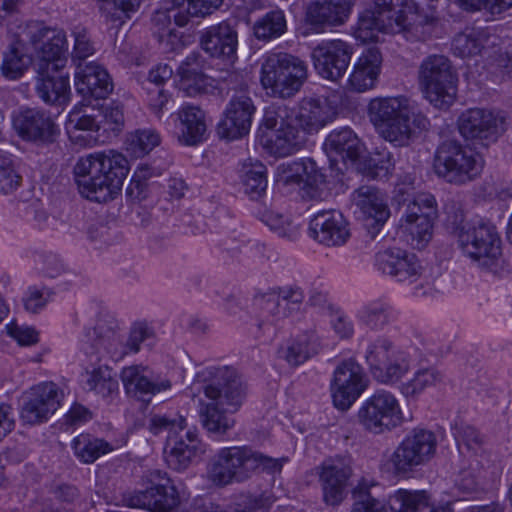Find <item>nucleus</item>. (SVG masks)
<instances>
[{"label": "nucleus", "instance_id": "27", "mask_svg": "<svg viewBox=\"0 0 512 512\" xmlns=\"http://www.w3.org/2000/svg\"><path fill=\"white\" fill-rule=\"evenodd\" d=\"M204 452L196 430H187L184 435L168 436L165 461L175 471L186 470L193 460Z\"/></svg>", "mask_w": 512, "mask_h": 512}, {"label": "nucleus", "instance_id": "32", "mask_svg": "<svg viewBox=\"0 0 512 512\" xmlns=\"http://www.w3.org/2000/svg\"><path fill=\"white\" fill-rule=\"evenodd\" d=\"M351 12V2H310L306 8L305 22L319 33L326 26L343 24Z\"/></svg>", "mask_w": 512, "mask_h": 512}, {"label": "nucleus", "instance_id": "25", "mask_svg": "<svg viewBox=\"0 0 512 512\" xmlns=\"http://www.w3.org/2000/svg\"><path fill=\"white\" fill-rule=\"evenodd\" d=\"M375 266L378 271L399 282L415 281L421 273L417 256L400 248H390L376 253Z\"/></svg>", "mask_w": 512, "mask_h": 512}, {"label": "nucleus", "instance_id": "16", "mask_svg": "<svg viewBox=\"0 0 512 512\" xmlns=\"http://www.w3.org/2000/svg\"><path fill=\"white\" fill-rule=\"evenodd\" d=\"M151 486L135 493L130 499L133 507L151 512H175L180 503L179 494L166 472L155 470L150 474Z\"/></svg>", "mask_w": 512, "mask_h": 512}, {"label": "nucleus", "instance_id": "47", "mask_svg": "<svg viewBox=\"0 0 512 512\" xmlns=\"http://www.w3.org/2000/svg\"><path fill=\"white\" fill-rule=\"evenodd\" d=\"M435 219L436 218H430L429 213L418 219H401L402 227L409 236L407 242L414 249L422 250L430 242Z\"/></svg>", "mask_w": 512, "mask_h": 512}, {"label": "nucleus", "instance_id": "29", "mask_svg": "<svg viewBox=\"0 0 512 512\" xmlns=\"http://www.w3.org/2000/svg\"><path fill=\"white\" fill-rule=\"evenodd\" d=\"M323 148L332 165L339 161L355 162L362 153V143L349 127L332 130L326 137Z\"/></svg>", "mask_w": 512, "mask_h": 512}, {"label": "nucleus", "instance_id": "49", "mask_svg": "<svg viewBox=\"0 0 512 512\" xmlns=\"http://www.w3.org/2000/svg\"><path fill=\"white\" fill-rule=\"evenodd\" d=\"M171 12L178 26H185L194 19L205 18L219 8L213 2H172Z\"/></svg>", "mask_w": 512, "mask_h": 512}, {"label": "nucleus", "instance_id": "64", "mask_svg": "<svg viewBox=\"0 0 512 512\" xmlns=\"http://www.w3.org/2000/svg\"><path fill=\"white\" fill-rule=\"evenodd\" d=\"M98 111L102 114L104 122L111 125V130H120L124 125V113L121 103L111 102L109 104L102 105Z\"/></svg>", "mask_w": 512, "mask_h": 512}, {"label": "nucleus", "instance_id": "56", "mask_svg": "<svg viewBox=\"0 0 512 512\" xmlns=\"http://www.w3.org/2000/svg\"><path fill=\"white\" fill-rule=\"evenodd\" d=\"M185 428V419L182 416H168L155 414L149 419L148 429L154 435L167 432L168 436H176Z\"/></svg>", "mask_w": 512, "mask_h": 512}, {"label": "nucleus", "instance_id": "12", "mask_svg": "<svg viewBox=\"0 0 512 512\" xmlns=\"http://www.w3.org/2000/svg\"><path fill=\"white\" fill-rule=\"evenodd\" d=\"M118 321L109 314H100L94 327L84 331L82 351L91 363H100L106 355L114 360L124 357Z\"/></svg>", "mask_w": 512, "mask_h": 512}, {"label": "nucleus", "instance_id": "10", "mask_svg": "<svg viewBox=\"0 0 512 512\" xmlns=\"http://www.w3.org/2000/svg\"><path fill=\"white\" fill-rule=\"evenodd\" d=\"M437 449L436 435L427 429L414 428L405 435L389 458L394 474L407 477L429 463Z\"/></svg>", "mask_w": 512, "mask_h": 512}, {"label": "nucleus", "instance_id": "9", "mask_svg": "<svg viewBox=\"0 0 512 512\" xmlns=\"http://www.w3.org/2000/svg\"><path fill=\"white\" fill-rule=\"evenodd\" d=\"M19 37L33 47L37 62L35 67L42 72L49 69H63L67 63V38L63 29L31 21L20 27Z\"/></svg>", "mask_w": 512, "mask_h": 512}, {"label": "nucleus", "instance_id": "26", "mask_svg": "<svg viewBox=\"0 0 512 512\" xmlns=\"http://www.w3.org/2000/svg\"><path fill=\"white\" fill-rule=\"evenodd\" d=\"M76 91L84 101L106 99L112 93L114 85L107 70L101 65L90 62L75 74Z\"/></svg>", "mask_w": 512, "mask_h": 512}, {"label": "nucleus", "instance_id": "62", "mask_svg": "<svg viewBox=\"0 0 512 512\" xmlns=\"http://www.w3.org/2000/svg\"><path fill=\"white\" fill-rule=\"evenodd\" d=\"M296 172L301 171V183L308 187H317L325 182V175L318 167L315 160L306 158L301 160V165H296Z\"/></svg>", "mask_w": 512, "mask_h": 512}, {"label": "nucleus", "instance_id": "21", "mask_svg": "<svg viewBox=\"0 0 512 512\" xmlns=\"http://www.w3.org/2000/svg\"><path fill=\"white\" fill-rule=\"evenodd\" d=\"M309 236L326 247H340L350 237L348 222L335 209L321 210L309 222Z\"/></svg>", "mask_w": 512, "mask_h": 512}, {"label": "nucleus", "instance_id": "41", "mask_svg": "<svg viewBox=\"0 0 512 512\" xmlns=\"http://www.w3.org/2000/svg\"><path fill=\"white\" fill-rule=\"evenodd\" d=\"M85 367L87 379L86 385L90 391L103 398L111 397L118 393L119 384L112 370L107 364H92L89 359Z\"/></svg>", "mask_w": 512, "mask_h": 512}, {"label": "nucleus", "instance_id": "1", "mask_svg": "<svg viewBox=\"0 0 512 512\" xmlns=\"http://www.w3.org/2000/svg\"><path fill=\"white\" fill-rule=\"evenodd\" d=\"M194 385L208 401H200L199 418L210 433L225 434L234 424L232 414L242 406L247 388L232 366H207L199 370Z\"/></svg>", "mask_w": 512, "mask_h": 512}, {"label": "nucleus", "instance_id": "58", "mask_svg": "<svg viewBox=\"0 0 512 512\" xmlns=\"http://www.w3.org/2000/svg\"><path fill=\"white\" fill-rule=\"evenodd\" d=\"M181 89L189 96L208 93L214 89L213 79L206 76L201 70L180 77Z\"/></svg>", "mask_w": 512, "mask_h": 512}, {"label": "nucleus", "instance_id": "52", "mask_svg": "<svg viewBox=\"0 0 512 512\" xmlns=\"http://www.w3.org/2000/svg\"><path fill=\"white\" fill-rule=\"evenodd\" d=\"M439 379L440 374L435 369H419L415 372L413 378L401 384L400 391L406 398H415Z\"/></svg>", "mask_w": 512, "mask_h": 512}, {"label": "nucleus", "instance_id": "13", "mask_svg": "<svg viewBox=\"0 0 512 512\" xmlns=\"http://www.w3.org/2000/svg\"><path fill=\"white\" fill-rule=\"evenodd\" d=\"M357 418L365 430L374 434L391 431L403 420L397 398L383 389L365 400L358 410Z\"/></svg>", "mask_w": 512, "mask_h": 512}, {"label": "nucleus", "instance_id": "36", "mask_svg": "<svg viewBox=\"0 0 512 512\" xmlns=\"http://www.w3.org/2000/svg\"><path fill=\"white\" fill-rule=\"evenodd\" d=\"M254 303L259 310L258 330L262 335H275L278 324L288 315L286 307L281 304L275 291L255 297Z\"/></svg>", "mask_w": 512, "mask_h": 512}, {"label": "nucleus", "instance_id": "33", "mask_svg": "<svg viewBox=\"0 0 512 512\" xmlns=\"http://www.w3.org/2000/svg\"><path fill=\"white\" fill-rule=\"evenodd\" d=\"M382 64V55L378 48L366 49L354 64L349 76L350 88L357 92H364L373 88L378 80Z\"/></svg>", "mask_w": 512, "mask_h": 512}, {"label": "nucleus", "instance_id": "35", "mask_svg": "<svg viewBox=\"0 0 512 512\" xmlns=\"http://www.w3.org/2000/svg\"><path fill=\"white\" fill-rule=\"evenodd\" d=\"M179 136L181 143L194 146L205 139L207 124L205 112L198 106L186 104L183 105L178 113Z\"/></svg>", "mask_w": 512, "mask_h": 512}, {"label": "nucleus", "instance_id": "60", "mask_svg": "<svg viewBox=\"0 0 512 512\" xmlns=\"http://www.w3.org/2000/svg\"><path fill=\"white\" fill-rule=\"evenodd\" d=\"M454 439L459 452L462 455L475 454L480 448L481 437L476 429L471 426H466L461 429H456L454 432Z\"/></svg>", "mask_w": 512, "mask_h": 512}, {"label": "nucleus", "instance_id": "40", "mask_svg": "<svg viewBox=\"0 0 512 512\" xmlns=\"http://www.w3.org/2000/svg\"><path fill=\"white\" fill-rule=\"evenodd\" d=\"M90 111H94V108L90 107V103H83L81 106L76 105L69 113L68 117V130L71 138L75 141L85 139V136L78 132L87 133L89 139L86 140L87 144L95 142L96 138L92 137V133L97 132L100 128V123L97 116Z\"/></svg>", "mask_w": 512, "mask_h": 512}, {"label": "nucleus", "instance_id": "38", "mask_svg": "<svg viewBox=\"0 0 512 512\" xmlns=\"http://www.w3.org/2000/svg\"><path fill=\"white\" fill-rule=\"evenodd\" d=\"M356 318L372 331H382L395 321V313L389 302L383 299L368 301L357 311Z\"/></svg>", "mask_w": 512, "mask_h": 512}, {"label": "nucleus", "instance_id": "34", "mask_svg": "<svg viewBox=\"0 0 512 512\" xmlns=\"http://www.w3.org/2000/svg\"><path fill=\"white\" fill-rule=\"evenodd\" d=\"M37 77L35 90L37 96L46 104L63 105L70 99V84L68 75L56 73L62 69H49L47 72H40L35 67Z\"/></svg>", "mask_w": 512, "mask_h": 512}, {"label": "nucleus", "instance_id": "3", "mask_svg": "<svg viewBox=\"0 0 512 512\" xmlns=\"http://www.w3.org/2000/svg\"><path fill=\"white\" fill-rule=\"evenodd\" d=\"M420 9L416 2H370L358 17L355 38L362 43L378 42L380 33L396 34L413 26L432 24L434 13Z\"/></svg>", "mask_w": 512, "mask_h": 512}, {"label": "nucleus", "instance_id": "19", "mask_svg": "<svg viewBox=\"0 0 512 512\" xmlns=\"http://www.w3.org/2000/svg\"><path fill=\"white\" fill-rule=\"evenodd\" d=\"M352 48L342 40L324 41L311 53L316 72L324 79L337 81L345 74L350 63Z\"/></svg>", "mask_w": 512, "mask_h": 512}, {"label": "nucleus", "instance_id": "44", "mask_svg": "<svg viewBox=\"0 0 512 512\" xmlns=\"http://www.w3.org/2000/svg\"><path fill=\"white\" fill-rule=\"evenodd\" d=\"M376 486L366 479H361L352 491L353 505L351 512H391L384 499L373 495L371 489Z\"/></svg>", "mask_w": 512, "mask_h": 512}, {"label": "nucleus", "instance_id": "2", "mask_svg": "<svg viewBox=\"0 0 512 512\" xmlns=\"http://www.w3.org/2000/svg\"><path fill=\"white\" fill-rule=\"evenodd\" d=\"M81 195L95 202H107L119 193L129 173L126 157L114 150L80 158L73 169Z\"/></svg>", "mask_w": 512, "mask_h": 512}, {"label": "nucleus", "instance_id": "39", "mask_svg": "<svg viewBox=\"0 0 512 512\" xmlns=\"http://www.w3.org/2000/svg\"><path fill=\"white\" fill-rule=\"evenodd\" d=\"M243 191L254 201H265L267 190V168L259 161L245 162L240 170Z\"/></svg>", "mask_w": 512, "mask_h": 512}, {"label": "nucleus", "instance_id": "43", "mask_svg": "<svg viewBox=\"0 0 512 512\" xmlns=\"http://www.w3.org/2000/svg\"><path fill=\"white\" fill-rule=\"evenodd\" d=\"M256 215L262 223L279 237L294 241L299 236L298 224L294 223L289 217L268 207L266 201L261 202Z\"/></svg>", "mask_w": 512, "mask_h": 512}, {"label": "nucleus", "instance_id": "61", "mask_svg": "<svg viewBox=\"0 0 512 512\" xmlns=\"http://www.w3.org/2000/svg\"><path fill=\"white\" fill-rule=\"evenodd\" d=\"M329 323L341 339H349L354 334V324L349 316L339 308L328 306Z\"/></svg>", "mask_w": 512, "mask_h": 512}, {"label": "nucleus", "instance_id": "48", "mask_svg": "<svg viewBox=\"0 0 512 512\" xmlns=\"http://www.w3.org/2000/svg\"><path fill=\"white\" fill-rule=\"evenodd\" d=\"M428 503L429 495L425 490L399 489L389 499L391 512H418Z\"/></svg>", "mask_w": 512, "mask_h": 512}, {"label": "nucleus", "instance_id": "54", "mask_svg": "<svg viewBox=\"0 0 512 512\" xmlns=\"http://www.w3.org/2000/svg\"><path fill=\"white\" fill-rule=\"evenodd\" d=\"M160 135L153 129H140L130 134L127 150L135 157H143L160 144Z\"/></svg>", "mask_w": 512, "mask_h": 512}, {"label": "nucleus", "instance_id": "17", "mask_svg": "<svg viewBox=\"0 0 512 512\" xmlns=\"http://www.w3.org/2000/svg\"><path fill=\"white\" fill-rule=\"evenodd\" d=\"M365 374L353 360L341 362L331 381V393L336 408L347 410L366 389Z\"/></svg>", "mask_w": 512, "mask_h": 512}, {"label": "nucleus", "instance_id": "46", "mask_svg": "<svg viewBox=\"0 0 512 512\" xmlns=\"http://www.w3.org/2000/svg\"><path fill=\"white\" fill-rule=\"evenodd\" d=\"M75 456L83 463L90 464L101 455L112 450V446L103 439L95 438L89 434H80L72 441Z\"/></svg>", "mask_w": 512, "mask_h": 512}, {"label": "nucleus", "instance_id": "11", "mask_svg": "<svg viewBox=\"0 0 512 512\" xmlns=\"http://www.w3.org/2000/svg\"><path fill=\"white\" fill-rule=\"evenodd\" d=\"M365 359L374 379L385 385L398 384L411 369L409 355L384 336L368 345Z\"/></svg>", "mask_w": 512, "mask_h": 512}, {"label": "nucleus", "instance_id": "63", "mask_svg": "<svg viewBox=\"0 0 512 512\" xmlns=\"http://www.w3.org/2000/svg\"><path fill=\"white\" fill-rule=\"evenodd\" d=\"M416 189V175L414 172H405L398 177L394 189L393 200L398 206H404L412 198L411 195Z\"/></svg>", "mask_w": 512, "mask_h": 512}, {"label": "nucleus", "instance_id": "57", "mask_svg": "<svg viewBox=\"0 0 512 512\" xmlns=\"http://www.w3.org/2000/svg\"><path fill=\"white\" fill-rule=\"evenodd\" d=\"M153 336L154 331L147 323H134L126 342L123 343L121 341V349L124 351V356L128 353H137L140 350L141 344Z\"/></svg>", "mask_w": 512, "mask_h": 512}, {"label": "nucleus", "instance_id": "42", "mask_svg": "<svg viewBox=\"0 0 512 512\" xmlns=\"http://www.w3.org/2000/svg\"><path fill=\"white\" fill-rule=\"evenodd\" d=\"M24 40V38L19 37V39L11 43L7 50L3 52L0 69L2 75L7 79H19L32 63L31 56L23 51Z\"/></svg>", "mask_w": 512, "mask_h": 512}, {"label": "nucleus", "instance_id": "51", "mask_svg": "<svg viewBox=\"0 0 512 512\" xmlns=\"http://www.w3.org/2000/svg\"><path fill=\"white\" fill-rule=\"evenodd\" d=\"M286 30L284 13L280 10L267 13L254 25V35L259 40H270L279 37Z\"/></svg>", "mask_w": 512, "mask_h": 512}, {"label": "nucleus", "instance_id": "7", "mask_svg": "<svg viewBox=\"0 0 512 512\" xmlns=\"http://www.w3.org/2000/svg\"><path fill=\"white\" fill-rule=\"evenodd\" d=\"M306 79L305 62L288 53L269 54L261 66L262 87L272 97L288 99L295 96Z\"/></svg>", "mask_w": 512, "mask_h": 512}, {"label": "nucleus", "instance_id": "5", "mask_svg": "<svg viewBox=\"0 0 512 512\" xmlns=\"http://www.w3.org/2000/svg\"><path fill=\"white\" fill-rule=\"evenodd\" d=\"M411 113L410 101L404 96L375 98L368 106L370 121L379 135L397 147L408 146L415 137Z\"/></svg>", "mask_w": 512, "mask_h": 512}, {"label": "nucleus", "instance_id": "23", "mask_svg": "<svg viewBox=\"0 0 512 512\" xmlns=\"http://www.w3.org/2000/svg\"><path fill=\"white\" fill-rule=\"evenodd\" d=\"M337 108V101L328 97L304 98L298 111L292 108L293 121L303 131L315 133L335 119Z\"/></svg>", "mask_w": 512, "mask_h": 512}, {"label": "nucleus", "instance_id": "59", "mask_svg": "<svg viewBox=\"0 0 512 512\" xmlns=\"http://www.w3.org/2000/svg\"><path fill=\"white\" fill-rule=\"evenodd\" d=\"M74 36V47L72 51V60L77 63V68H81V61L85 60L89 56L93 55L95 48L90 40L87 29L84 27H75L73 30Z\"/></svg>", "mask_w": 512, "mask_h": 512}, {"label": "nucleus", "instance_id": "37", "mask_svg": "<svg viewBox=\"0 0 512 512\" xmlns=\"http://www.w3.org/2000/svg\"><path fill=\"white\" fill-rule=\"evenodd\" d=\"M482 168L483 158L478 152L470 147H454L452 150L450 144V182L471 180L479 175Z\"/></svg>", "mask_w": 512, "mask_h": 512}, {"label": "nucleus", "instance_id": "50", "mask_svg": "<svg viewBox=\"0 0 512 512\" xmlns=\"http://www.w3.org/2000/svg\"><path fill=\"white\" fill-rule=\"evenodd\" d=\"M16 167V158L0 149V195L11 194L20 186L22 177Z\"/></svg>", "mask_w": 512, "mask_h": 512}, {"label": "nucleus", "instance_id": "53", "mask_svg": "<svg viewBox=\"0 0 512 512\" xmlns=\"http://www.w3.org/2000/svg\"><path fill=\"white\" fill-rule=\"evenodd\" d=\"M406 210L401 219H418L429 213L430 218H437V203L433 195L418 193L406 202Z\"/></svg>", "mask_w": 512, "mask_h": 512}, {"label": "nucleus", "instance_id": "24", "mask_svg": "<svg viewBox=\"0 0 512 512\" xmlns=\"http://www.w3.org/2000/svg\"><path fill=\"white\" fill-rule=\"evenodd\" d=\"M503 121L491 111L470 109L464 112L458 122L459 131L466 139L479 140L484 146L497 139L503 130Z\"/></svg>", "mask_w": 512, "mask_h": 512}, {"label": "nucleus", "instance_id": "28", "mask_svg": "<svg viewBox=\"0 0 512 512\" xmlns=\"http://www.w3.org/2000/svg\"><path fill=\"white\" fill-rule=\"evenodd\" d=\"M352 474L349 460L332 459L326 461L320 473L323 499L329 505L339 504L345 496L347 482Z\"/></svg>", "mask_w": 512, "mask_h": 512}, {"label": "nucleus", "instance_id": "6", "mask_svg": "<svg viewBox=\"0 0 512 512\" xmlns=\"http://www.w3.org/2000/svg\"><path fill=\"white\" fill-rule=\"evenodd\" d=\"M292 108L279 103L269 105L264 112L260 142L267 153L287 157L305 144V136L293 121Z\"/></svg>", "mask_w": 512, "mask_h": 512}, {"label": "nucleus", "instance_id": "30", "mask_svg": "<svg viewBox=\"0 0 512 512\" xmlns=\"http://www.w3.org/2000/svg\"><path fill=\"white\" fill-rule=\"evenodd\" d=\"M201 47L211 57L232 61L236 57L238 36L227 22L211 26L201 36Z\"/></svg>", "mask_w": 512, "mask_h": 512}, {"label": "nucleus", "instance_id": "15", "mask_svg": "<svg viewBox=\"0 0 512 512\" xmlns=\"http://www.w3.org/2000/svg\"><path fill=\"white\" fill-rule=\"evenodd\" d=\"M418 82L424 98L437 109H447L448 58L444 55H430L418 70Z\"/></svg>", "mask_w": 512, "mask_h": 512}, {"label": "nucleus", "instance_id": "14", "mask_svg": "<svg viewBox=\"0 0 512 512\" xmlns=\"http://www.w3.org/2000/svg\"><path fill=\"white\" fill-rule=\"evenodd\" d=\"M12 125L22 140L38 145H50L60 135L59 125L52 115L38 107H24L14 112Z\"/></svg>", "mask_w": 512, "mask_h": 512}, {"label": "nucleus", "instance_id": "45", "mask_svg": "<svg viewBox=\"0 0 512 512\" xmlns=\"http://www.w3.org/2000/svg\"><path fill=\"white\" fill-rule=\"evenodd\" d=\"M318 343L313 334L300 335L280 350L281 356L292 366H298L318 353Z\"/></svg>", "mask_w": 512, "mask_h": 512}, {"label": "nucleus", "instance_id": "22", "mask_svg": "<svg viewBox=\"0 0 512 512\" xmlns=\"http://www.w3.org/2000/svg\"><path fill=\"white\" fill-rule=\"evenodd\" d=\"M121 380L126 393L149 403L152 396L171 388V381L154 375L147 367L133 365L123 368Z\"/></svg>", "mask_w": 512, "mask_h": 512}, {"label": "nucleus", "instance_id": "55", "mask_svg": "<svg viewBox=\"0 0 512 512\" xmlns=\"http://www.w3.org/2000/svg\"><path fill=\"white\" fill-rule=\"evenodd\" d=\"M140 2H102L100 11L107 22L122 26L139 9Z\"/></svg>", "mask_w": 512, "mask_h": 512}, {"label": "nucleus", "instance_id": "18", "mask_svg": "<svg viewBox=\"0 0 512 512\" xmlns=\"http://www.w3.org/2000/svg\"><path fill=\"white\" fill-rule=\"evenodd\" d=\"M62 393L57 385L45 382L31 388L23 397L21 420L30 425L47 421L59 408Z\"/></svg>", "mask_w": 512, "mask_h": 512}, {"label": "nucleus", "instance_id": "4", "mask_svg": "<svg viewBox=\"0 0 512 512\" xmlns=\"http://www.w3.org/2000/svg\"><path fill=\"white\" fill-rule=\"evenodd\" d=\"M286 457L272 458L250 447L223 448L215 457L209 469L211 481L224 486L235 482H243L256 471L269 474L279 473Z\"/></svg>", "mask_w": 512, "mask_h": 512}, {"label": "nucleus", "instance_id": "31", "mask_svg": "<svg viewBox=\"0 0 512 512\" xmlns=\"http://www.w3.org/2000/svg\"><path fill=\"white\" fill-rule=\"evenodd\" d=\"M353 201L367 221L366 226L378 229L390 216L383 193L372 186H361L353 193Z\"/></svg>", "mask_w": 512, "mask_h": 512}, {"label": "nucleus", "instance_id": "20", "mask_svg": "<svg viewBox=\"0 0 512 512\" xmlns=\"http://www.w3.org/2000/svg\"><path fill=\"white\" fill-rule=\"evenodd\" d=\"M255 106L252 99L243 91L232 96L224 111V117L218 124V134L221 138L235 140L247 135Z\"/></svg>", "mask_w": 512, "mask_h": 512}, {"label": "nucleus", "instance_id": "8", "mask_svg": "<svg viewBox=\"0 0 512 512\" xmlns=\"http://www.w3.org/2000/svg\"><path fill=\"white\" fill-rule=\"evenodd\" d=\"M457 230L458 242L465 255L493 274L503 269L501 239L494 225L478 221L466 223Z\"/></svg>", "mask_w": 512, "mask_h": 512}]
</instances>
